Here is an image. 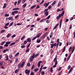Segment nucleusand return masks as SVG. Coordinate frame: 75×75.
Segmentation results:
<instances>
[{"mask_svg": "<svg viewBox=\"0 0 75 75\" xmlns=\"http://www.w3.org/2000/svg\"><path fill=\"white\" fill-rule=\"evenodd\" d=\"M61 4V1H59V3L58 4L57 7H59V6H60Z\"/></svg>", "mask_w": 75, "mask_h": 75, "instance_id": "22", "label": "nucleus"}, {"mask_svg": "<svg viewBox=\"0 0 75 75\" xmlns=\"http://www.w3.org/2000/svg\"><path fill=\"white\" fill-rule=\"evenodd\" d=\"M34 58V57H30L29 58V60L30 62H32L33 61V59Z\"/></svg>", "mask_w": 75, "mask_h": 75, "instance_id": "5", "label": "nucleus"}, {"mask_svg": "<svg viewBox=\"0 0 75 75\" xmlns=\"http://www.w3.org/2000/svg\"><path fill=\"white\" fill-rule=\"evenodd\" d=\"M19 54H20V53L17 52L15 55V57H17V56H18V55H19Z\"/></svg>", "mask_w": 75, "mask_h": 75, "instance_id": "32", "label": "nucleus"}, {"mask_svg": "<svg viewBox=\"0 0 75 75\" xmlns=\"http://www.w3.org/2000/svg\"><path fill=\"white\" fill-rule=\"evenodd\" d=\"M3 62H0V66H2V65H3Z\"/></svg>", "mask_w": 75, "mask_h": 75, "instance_id": "47", "label": "nucleus"}, {"mask_svg": "<svg viewBox=\"0 0 75 75\" xmlns=\"http://www.w3.org/2000/svg\"><path fill=\"white\" fill-rule=\"evenodd\" d=\"M18 68H21V63H19L18 65Z\"/></svg>", "mask_w": 75, "mask_h": 75, "instance_id": "10", "label": "nucleus"}, {"mask_svg": "<svg viewBox=\"0 0 75 75\" xmlns=\"http://www.w3.org/2000/svg\"><path fill=\"white\" fill-rule=\"evenodd\" d=\"M30 65H31V64L29 62L27 64V67H30Z\"/></svg>", "mask_w": 75, "mask_h": 75, "instance_id": "31", "label": "nucleus"}, {"mask_svg": "<svg viewBox=\"0 0 75 75\" xmlns=\"http://www.w3.org/2000/svg\"><path fill=\"white\" fill-rule=\"evenodd\" d=\"M30 70H28L27 69H26L25 70V73L26 74H28V75H29L30 74Z\"/></svg>", "mask_w": 75, "mask_h": 75, "instance_id": "3", "label": "nucleus"}, {"mask_svg": "<svg viewBox=\"0 0 75 75\" xmlns=\"http://www.w3.org/2000/svg\"><path fill=\"white\" fill-rule=\"evenodd\" d=\"M51 43L53 44H50V48H54V47H56V46H57V43H54V42H53V41H52L51 42Z\"/></svg>", "mask_w": 75, "mask_h": 75, "instance_id": "1", "label": "nucleus"}, {"mask_svg": "<svg viewBox=\"0 0 75 75\" xmlns=\"http://www.w3.org/2000/svg\"><path fill=\"white\" fill-rule=\"evenodd\" d=\"M20 9V8H14L13 9V11H14L15 10H18Z\"/></svg>", "mask_w": 75, "mask_h": 75, "instance_id": "16", "label": "nucleus"}, {"mask_svg": "<svg viewBox=\"0 0 75 75\" xmlns=\"http://www.w3.org/2000/svg\"><path fill=\"white\" fill-rule=\"evenodd\" d=\"M66 47H64L63 49V51L62 52H64V51H65V50Z\"/></svg>", "mask_w": 75, "mask_h": 75, "instance_id": "62", "label": "nucleus"}, {"mask_svg": "<svg viewBox=\"0 0 75 75\" xmlns=\"http://www.w3.org/2000/svg\"><path fill=\"white\" fill-rule=\"evenodd\" d=\"M25 47V45H23L21 46V48H24Z\"/></svg>", "mask_w": 75, "mask_h": 75, "instance_id": "51", "label": "nucleus"}, {"mask_svg": "<svg viewBox=\"0 0 75 75\" xmlns=\"http://www.w3.org/2000/svg\"><path fill=\"white\" fill-rule=\"evenodd\" d=\"M61 15H59V16H58L57 18H56V19L57 20H59L60 18H61Z\"/></svg>", "mask_w": 75, "mask_h": 75, "instance_id": "12", "label": "nucleus"}, {"mask_svg": "<svg viewBox=\"0 0 75 75\" xmlns=\"http://www.w3.org/2000/svg\"><path fill=\"white\" fill-rule=\"evenodd\" d=\"M9 24H10V23H7L5 25V26H8V25H9Z\"/></svg>", "mask_w": 75, "mask_h": 75, "instance_id": "61", "label": "nucleus"}, {"mask_svg": "<svg viewBox=\"0 0 75 75\" xmlns=\"http://www.w3.org/2000/svg\"><path fill=\"white\" fill-rule=\"evenodd\" d=\"M11 35V33L8 34L7 35V38H9V37H10Z\"/></svg>", "mask_w": 75, "mask_h": 75, "instance_id": "17", "label": "nucleus"}, {"mask_svg": "<svg viewBox=\"0 0 75 75\" xmlns=\"http://www.w3.org/2000/svg\"><path fill=\"white\" fill-rule=\"evenodd\" d=\"M7 7V4L5 3L4 5V6L3 7V8H5Z\"/></svg>", "mask_w": 75, "mask_h": 75, "instance_id": "19", "label": "nucleus"}, {"mask_svg": "<svg viewBox=\"0 0 75 75\" xmlns=\"http://www.w3.org/2000/svg\"><path fill=\"white\" fill-rule=\"evenodd\" d=\"M9 57L10 59H13V55H9Z\"/></svg>", "mask_w": 75, "mask_h": 75, "instance_id": "35", "label": "nucleus"}, {"mask_svg": "<svg viewBox=\"0 0 75 75\" xmlns=\"http://www.w3.org/2000/svg\"><path fill=\"white\" fill-rule=\"evenodd\" d=\"M5 58H6L5 59V61H8V55L6 56Z\"/></svg>", "mask_w": 75, "mask_h": 75, "instance_id": "21", "label": "nucleus"}, {"mask_svg": "<svg viewBox=\"0 0 75 75\" xmlns=\"http://www.w3.org/2000/svg\"><path fill=\"white\" fill-rule=\"evenodd\" d=\"M8 20H11L12 21H13V17L11 16H10L8 18Z\"/></svg>", "mask_w": 75, "mask_h": 75, "instance_id": "9", "label": "nucleus"}, {"mask_svg": "<svg viewBox=\"0 0 75 75\" xmlns=\"http://www.w3.org/2000/svg\"><path fill=\"white\" fill-rule=\"evenodd\" d=\"M18 17V15H17L15 17V18H17Z\"/></svg>", "mask_w": 75, "mask_h": 75, "instance_id": "64", "label": "nucleus"}, {"mask_svg": "<svg viewBox=\"0 0 75 75\" xmlns=\"http://www.w3.org/2000/svg\"><path fill=\"white\" fill-rule=\"evenodd\" d=\"M75 47L73 46V49L72 50V52H71V54H72V53L74 52V51H75Z\"/></svg>", "mask_w": 75, "mask_h": 75, "instance_id": "15", "label": "nucleus"}, {"mask_svg": "<svg viewBox=\"0 0 75 75\" xmlns=\"http://www.w3.org/2000/svg\"><path fill=\"white\" fill-rule=\"evenodd\" d=\"M38 69L37 68L34 70V71L35 72H37V71H38Z\"/></svg>", "mask_w": 75, "mask_h": 75, "instance_id": "43", "label": "nucleus"}, {"mask_svg": "<svg viewBox=\"0 0 75 75\" xmlns=\"http://www.w3.org/2000/svg\"><path fill=\"white\" fill-rule=\"evenodd\" d=\"M50 71L51 72V73H52V72H53V69H52V67L51 68Z\"/></svg>", "mask_w": 75, "mask_h": 75, "instance_id": "37", "label": "nucleus"}, {"mask_svg": "<svg viewBox=\"0 0 75 75\" xmlns=\"http://www.w3.org/2000/svg\"><path fill=\"white\" fill-rule=\"evenodd\" d=\"M48 10V8L45 9L44 11V13H45V12H47Z\"/></svg>", "mask_w": 75, "mask_h": 75, "instance_id": "49", "label": "nucleus"}, {"mask_svg": "<svg viewBox=\"0 0 75 75\" xmlns=\"http://www.w3.org/2000/svg\"><path fill=\"white\" fill-rule=\"evenodd\" d=\"M36 7V5H34L33 6H31L30 8L31 9H33V8H34V7Z\"/></svg>", "mask_w": 75, "mask_h": 75, "instance_id": "25", "label": "nucleus"}, {"mask_svg": "<svg viewBox=\"0 0 75 75\" xmlns=\"http://www.w3.org/2000/svg\"><path fill=\"white\" fill-rule=\"evenodd\" d=\"M57 12H59V11H61V10L59 9H57Z\"/></svg>", "mask_w": 75, "mask_h": 75, "instance_id": "54", "label": "nucleus"}, {"mask_svg": "<svg viewBox=\"0 0 75 75\" xmlns=\"http://www.w3.org/2000/svg\"><path fill=\"white\" fill-rule=\"evenodd\" d=\"M21 2V0H19L18 1V3L20 4Z\"/></svg>", "mask_w": 75, "mask_h": 75, "instance_id": "57", "label": "nucleus"}, {"mask_svg": "<svg viewBox=\"0 0 75 75\" xmlns=\"http://www.w3.org/2000/svg\"><path fill=\"white\" fill-rule=\"evenodd\" d=\"M13 12H14L15 14H17V13H18V11H13Z\"/></svg>", "mask_w": 75, "mask_h": 75, "instance_id": "39", "label": "nucleus"}, {"mask_svg": "<svg viewBox=\"0 0 75 75\" xmlns=\"http://www.w3.org/2000/svg\"><path fill=\"white\" fill-rule=\"evenodd\" d=\"M25 38V36H24L21 38V40H23Z\"/></svg>", "mask_w": 75, "mask_h": 75, "instance_id": "44", "label": "nucleus"}, {"mask_svg": "<svg viewBox=\"0 0 75 75\" xmlns=\"http://www.w3.org/2000/svg\"><path fill=\"white\" fill-rule=\"evenodd\" d=\"M56 3V1H54L52 3V6H53L54 5H55Z\"/></svg>", "mask_w": 75, "mask_h": 75, "instance_id": "20", "label": "nucleus"}, {"mask_svg": "<svg viewBox=\"0 0 75 75\" xmlns=\"http://www.w3.org/2000/svg\"><path fill=\"white\" fill-rule=\"evenodd\" d=\"M45 74V72H44V71H42L41 72V75H44Z\"/></svg>", "mask_w": 75, "mask_h": 75, "instance_id": "45", "label": "nucleus"}, {"mask_svg": "<svg viewBox=\"0 0 75 75\" xmlns=\"http://www.w3.org/2000/svg\"><path fill=\"white\" fill-rule=\"evenodd\" d=\"M11 14L12 16H14V15H15V13H14V11L12 12Z\"/></svg>", "mask_w": 75, "mask_h": 75, "instance_id": "48", "label": "nucleus"}, {"mask_svg": "<svg viewBox=\"0 0 75 75\" xmlns=\"http://www.w3.org/2000/svg\"><path fill=\"white\" fill-rule=\"evenodd\" d=\"M40 8V7L39 6V5H38L36 7V9H38L39 8Z\"/></svg>", "mask_w": 75, "mask_h": 75, "instance_id": "55", "label": "nucleus"}, {"mask_svg": "<svg viewBox=\"0 0 75 75\" xmlns=\"http://www.w3.org/2000/svg\"><path fill=\"white\" fill-rule=\"evenodd\" d=\"M4 31H5V30H2L0 32V33H3Z\"/></svg>", "mask_w": 75, "mask_h": 75, "instance_id": "40", "label": "nucleus"}, {"mask_svg": "<svg viewBox=\"0 0 75 75\" xmlns=\"http://www.w3.org/2000/svg\"><path fill=\"white\" fill-rule=\"evenodd\" d=\"M16 44V42H13L12 43H11L10 45V46H12V45H14V44Z\"/></svg>", "mask_w": 75, "mask_h": 75, "instance_id": "29", "label": "nucleus"}, {"mask_svg": "<svg viewBox=\"0 0 75 75\" xmlns=\"http://www.w3.org/2000/svg\"><path fill=\"white\" fill-rule=\"evenodd\" d=\"M35 67V65H34V64H33L32 66V67L31 68V69L33 70V69H34V67Z\"/></svg>", "mask_w": 75, "mask_h": 75, "instance_id": "41", "label": "nucleus"}, {"mask_svg": "<svg viewBox=\"0 0 75 75\" xmlns=\"http://www.w3.org/2000/svg\"><path fill=\"white\" fill-rule=\"evenodd\" d=\"M50 17H51V15H49V16L47 18H46L45 19V20H46V19H49L50 18Z\"/></svg>", "mask_w": 75, "mask_h": 75, "instance_id": "42", "label": "nucleus"}, {"mask_svg": "<svg viewBox=\"0 0 75 75\" xmlns=\"http://www.w3.org/2000/svg\"><path fill=\"white\" fill-rule=\"evenodd\" d=\"M27 42H31V39L30 38H29L27 39Z\"/></svg>", "mask_w": 75, "mask_h": 75, "instance_id": "11", "label": "nucleus"}, {"mask_svg": "<svg viewBox=\"0 0 75 75\" xmlns=\"http://www.w3.org/2000/svg\"><path fill=\"white\" fill-rule=\"evenodd\" d=\"M18 61V58H17L15 59V62H17Z\"/></svg>", "mask_w": 75, "mask_h": 75, "instance_id": "63", "label": "nucleus"}, {"mask_svg": "<svg viewBox=\"0 0 75 75\" xmlns=\"http://www.w3.org/2000/svg\"><path fill=\"white\" fill-rule=\"evenodd\" d=\"M59 25V23H57L56 25L55 26V27L53 28V30H55V29H56L57 28V27Z\"/></svg>", "mask_w": 75, "mask_h": 75, "instance_id": "8", "label": "nucleus"}, {"mask_svg": "<svg viewBox=\"0 0 75 75\" xmlns=\"http://www.w3.org/2000/svg\"><path fill=\"white\" fill-rule=\"evenodd\" d=\"M31 44V43H30L27 46L26 48H28L30 46V45Z\"/></svg>", "mask_w": 75, "mask_h": 75, "instance_id": "58", "label": "nucleus"}, {"mask_svg": "<svg viewBox=\"0 0 75 75\" xmlns=\"http://www.w3.org/2000/svg\"><path fill=\"white\" fill-rule=\"evenodd\" d=\"M57 57H55V58L54 59V62H55L57 61Z\"/></svg>", "mask_w": 75, "mask_h": 75, "instance_id": "27", "label": "nucleus"}, {"mask_svg": "<svg viewBox=\"0 0 75 75\" xmlns=\"http://www.w3.org/2000/svg\"><path fill=\"white\" fill-rule=\"evenodd\" d=\"M6 42V41H4V42H3L1 44V45H4V44Z\"/></svg>", "mask_w": 75, "mask_h": 75, "instance_id": "33", "label": "nucleus"}, {"mask_svg": "<svg viewBox=\"0 0 75 75\" xmlns=\"http://www.w3.org/2000/svg\"><path fill=\"white\" fill-rule=\"evenodd\" d=\"M64 13H65V11H63L62 13L61 14H60V15H61V16H64Z\"/></svg>", "mask_w": 75, "mask_h": 75, "instance_id": "13", "label": "nucleus"}, {"mask_svg": "<svg viewBox=\"0 0 75 75\" xmlns=\"http://www.w3.org/2000/svg\"><path fill=\"white\" fill-rule=\"evenodd\" d=\"M44 0H42V1L41 3L40 4V5H41V4H42V3H44Z\"/></svg>", "mask_w": 75, "mask_h": 75, "instance_id": "52", "label": "nucleus"}, {"mask_svg": "<svg viewBox=\"0 0 75 75\" xmlns=\"http://www.w3.org/2000/svg\"><path fill=\"white\" fill-rule=\"evenodd\" d=\"M19 71V69H16L15 70V73H16V74H17V73H18V72Z\"/></svg>", "mask_w": 75, "mask_h": 75, "instance_id": "18", "label": "nucleus"}, {"mask_svg": "<svg viewBox=\"0 0 75 75\" xmlns=\"http://www.w3.org/2000/svg\"><path fill=\"white\" fill-rule=\"evenodd\" d=\"M71 66H69L68 67V68H67V69L68 70H69V69H70V68H71Z\"/></svg>", "mask_w": 75, "mask_h": 75, "instance_id": "53", "label": "nucleus"}, {"mask_svg": "<svg viewBox=\"0 0 75 75\" xmlns=\"http://www.w3.org/2000/svg\"><path fill=\"white\" fill-rule=\"evenodd\" d=\"M13 21L12 23H11L10 25H9V27H11V26H12L13 25Z\"/></svg>", "mask_w": 75, "mask_h": 75, "instance_id": "23", "label": "nucleus"}, {"mask_svg": "<svg viewBox=\"0 0 75 75\" xmlns=\"http://www.w3.org/2000/svg\"><path fill=\"white\" fill-rule=\"evenodd\" d=\"M8 51H9V50L8 49H4L3 50V52L4 53H6V52H8Z\"/></svg>", "mask_w": 75, "mask_h": 75, "instance_id": "6", "label": "nucleus"}, {"mask_svg": "<svg viewBox=\"0 0 75 75\" xmlns=\"http://www.w3.org/2000/svg\"><path fill=\"white\" fill-rule=\"evenodd\" d=\"M49 12L48 11H47L46 12V13H45V15L46 16H48V15Z\"/></svg>", "mask_w": 75, "mask_h": 75, "instance_id": "26", "label": "nucleus"}, {"mask_svg": "<svg viewBox=\"0 0 75 75\" xmlns=\"http://www.w3.org/2000/svg\"><path fill=\"white\" fill-rule=\"evenodd\" d=\"M44 6H45V8H47V7H48V5L47 4V3H45V4L44 5Z\"/></svg>", "mask_w": 75, "mask_h": 75, "instance_id": "28", "label": "nucleus"}, {"mask_svg": "<svg viewBox=\"0 0 75 75\" xmlns=\"http://www.w3.org/2000/svg\"><path fill=\"white\" fill-rule=\"evenodd\" d=\"M9 16V14H5V17H8V16Z\"/></svg>", "mask_w": 75, "mask_h": 75, "instance_id": "56", "label": "nucleus"}, {"mask_svg": "<svg viewBox=\"0 0 75 75\" xmlns=\"http://www.w3.org/2000/svg\"><path fill=\"white\" fill-rule=\"evenodd\" d=\"M51 8V5H50L48 6L47 8V9H49V10H50V9Z\"/></svg>", "mask_w": 75, "mask_h": 75, "instance_id": "46", "label": "nucleus"}, {"mask_svg": "<svg viewBox=\"0 0 75 75\" xmlns=\"http://www.w3.org/2000/svg\"><path fill=\"white\" fill-rule=\"evenodd\" d=\"M30 51V49L29 48H27L26 50V52H28Z\"/></svg>", "mask_w": 75, "mask_h": 75, "instance_id": "24", "label": "nucleus"}, {"mask_svg": "<svg viewBox=\"0 0 75 75\" xmlns=\"http://www.w3.org/2000/svg\"><path fill=\"white\" fill-rule=\"evenodd\" d=\"M39 54H40V53H37V54H35V57L36 58V57H38V55H39Z\"/></svg>", "mask_w": 75, "mask_h": 75, "instance_id": "30", "label": "nucleus"}, {"mask_svg": "<svg viewBox=\"0 0 75 75\" xmlns=\"http://www.w3.org/2000/svg\"><path fill=\"white\" fill-rule=\"evenodd\" d=\"M27 42H28L27 40H25L23 44H24L25 45V44H26L27 43Z\"/></svg>", "mask_w": 75, "mask_h": 75, "instance_id": "38", "label": "nucleus"}, {"mask_svg": "<svg viewBox=\"0 0 75 75\" xmlns=\"http://www.w3.org/2000/svg\"><path fill=\"white\" fill-rule=\"evenodd\" d=\"M26 6H27V3L23 5V8H25V7H26Z\"/></svg>", "mask_w": 75, "mask_h": 75, "instance_id": "34", "label": "nucleus"}, {"mask_svg": "<svg viewBox=\"0 0 75 75\" xmlns=\"http://www.w3.org/2000/svg\"><path fill=\"white\" fill-rule=\"evenodd\" d=\"M24 64H25V62H22V64H21V68H23V67H24Z\"/></svg>", "mask_w": 75, "mask_h": 75, "instance_id": "14", "label": "nucleus"}, {"mask_svg": "<svg viewBox=\"0 0 75 75\" xmlns=\"http://www.w3.org/2000/svg\"><path fill=\"white\" fill-rule=\"evenodd\" d=\"M41 42V40H37L36 42L37 43H40Z\"/></svg>", "mask_w": 75, "mask_h": 75, "instance_id": "36", "label": "nucleus"}, {"mask_svg": "<svg viewBox=\"0 0 75 75\" xmlns=\"http://www.w3.org/2000/svg\"><path fill=\"white\" fill-rule=\"evenodd\" d=\"M41 63H42V61H39L37 64L38 66V68H40V66H41Z\"/></svg>", "mask_w": 75, "mask_h": 75, "instance_id": "4", "label": "nucleus"}, {"mask_svg": "<svg viewBox=\"0 0 75 75\" xmlns=\"http://www.w3.org/2000/svg\"><path fill=\"white\" fill-rule=\"evenodd\" d=\"M37 37H34L33 39L32 40V41H34V40H35L36 39V38H37Z\"/></svg>", "mask_w": 75, "mask_h": 75, "instance_id": "50", "label": "nucleus"}, {"mask_svg": "<svg viewBox=\"0 0 75 75\" xmlns=\"http://www.w3.org/2000/svg\"><path fill=\"white\" fill-rule=\"evenodd\" d=\"M62 42H59V46L60 47H61V46L62 45Z\"/></svg>", "mask_w": 75, "mask_h": 75, "instance_id": "59", "label": "nucleus"}, {"mask_svg": "<svg viewBox=\"0 0 75 75\" xmlns=\"http://www.w3.org/2000/svg\"><path fill=\"white\" fill-rule=\"evenodd\" d=\"M41 35V33H40L37 34L36 35V38H39L40 36Z\"/></svg>", "mask_w": 75, "mask_h": 75, "instance_id": "7", "label": "nucleus"}, {"mask_svg": "<svg viewBox=\"0 0 75 75\" xmlns=\"http://www.w3.org/2000/svg\"><path fill=\"white\" fill-rule=\"evenodd\" d=\"M35 54L34 53L33 54V55L31 56L32 57L34 58V57H35Z\"/></svg>", "mask_w": 75, "mask_h": 75, "instance_id": "60", "label": "nucleus"}, {"mask_svg": "<svg viewBox=\"0 0 75 75\" xmlns=\"http://www.w3.org/2000/svg\"><path fill=\"white\" fill-rule=\"evenodd\" d=\"M11 42L10 41L7 42H6L5 44H6L4 45V47H7L8 46V44H10Z\"/></svg>", "mask_w": 75, "mask_h": 75, "instance_id": "2", "label": "nucleus"}]
</instances>
